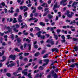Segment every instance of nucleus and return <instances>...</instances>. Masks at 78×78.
Masks as SVG:
<instances>
[{"label": "nucleus", "mask_w": 78, "mask_h": 78, "mask_svg": "<svg viewBox=\"0 0 78 78\" xmlns=\"http://www.w3.org/2000/svg\"><path fill=\"white\" fill-rule=\"evenodd\" d=\"M52 76H53L54 78H58V75L56 73H55L54 74L51 75Z\"/></svg>", "instance_id": "7"}, {"label": "nucleus", "mask_w": 78, "mask_h": 78, "mask_svg": "<svg viewBox=\"0 0 78 78\" xmlns=\"http://www.w3.org/2000/svg\"><path fill=\"white\" fill-rule=\"evenodd\" d=\"M7 72V69H4L3 72L4 73H6Z\"/></svg>", "instance_id": "60"}, {"label": "nucleus", "mask_w": 78, "mask_h": 78, "mask_svg": "<svg viewBox=\"0 0 78 78\" xmlns=\"http://www.w3.org/2000/svg\"><path fill=\"white\" fill-rule=\"evenodd\" d=\"M6 75L8 77H11V75L10 73H7Z\"/></svg>", "instance_id": "35"}, {"label": "nucleus", "mask_w": 78, "mask_h": 78, "mask_svg": "<svg viewBox=\"0 0 78 78\" xmlns=\"http://www.w3.org/2000/svg\"><path fill=\"white\" fill-rule=\"evenodd\" d=\"M10 38L12 40H14V34H12L11 35Z\"/></svg>", "instance_id": "20"}, {"label": "nucleus", "mask_w": 78, "mask_h": 78, "mask_svg": "<svg viewBox=\"0 0 78 78\" xmlns=\"http://www.w3.org/2000/svg\"><path fill=\"white\" fill-rule=\"evenodd\" d=\"M44 61L45 62H46V63H48V62L50 61V60L49 59H44Z\"/></svg>", "instance_id": "12"}, {"label": "nucleus", "mask_w": 78, "mask_h": 78, "mask_svg": "<svg viewBox=\"0 0 78 78\" xmlns=\"http://www.w3.org/2000/svg\"><path fill=\"white\" fill-rule=\"evenodd\" d=\"M52 62V63L51 64V66H53V65H54L55 64V63H56L57 64H58V62L56 60L54 62Z\"/></svg>", "instance_id": "13"}, {"label": "nucleus", "mask_w": 78, "mask_h": 78, "mask_svg": "<svg viewBox=\"0 0 78 78\" xmlns=\"http://www.w3.org/2000/svg\"><path fill=\"white\" fill-rule=\"evenodd\" d=\"M54 38H55V40H58V35H56L55 34H54Z\"/></svg>", "instance_id": "17"}, {"label": "nucleus", "mask_w": 78, "mask_h": 78, "mask_svg": "<svg viewBox=\"0 0 78 78\" xmlns=\"http://www.w3.org/2000/svg\"><path fill=\"white\" fill-rule=\"evenodd\" d=\"M16 41L17 43H20V42H21V41H22V40H21L20 38L18 37L16 39Z\"/></svg>", "instance_id": "8"}, {"label": "nucleus", "mask_w": 78, "mask_h": 78, "mask_svg": "<svg viewBox=\"0 0 78 78\" xmlns=\"http://www.w3.org/2000/svg\"><path fill=\"white\" fill-rule=\"evenodd\" d=\"M47 42L50 43L51 45H53L55 44V42H54V41H53L52 39H51V40L48 39L47 41Z\"/></svg>", "instance_id": "3"}, {"label": "nucleus", "mask_w": 78, "mask_h": 78, "mask_svg": "<svg viewBox=\"0 0 78 78\" xmlns=\"http://www.w3.org/2000/svg\"><path fill=\"white\" fill-rule=\"evenodd\" d=\"M29 55H30V53H24L25 56H28Z\"/></svg>", "instance_id": "34"}, {"label": "nucleus", "mask_w": 78, "mask_h": 78, "mask_svg": "<svg viewBox=\"0 0 78 78\" xmlns=\"http://www.w3.org/2000/svg\"><path fill=\"white\" fill-rule=\"evenodd\" d=\"M25 8H26V6L25 5H24L23 6H21L20 7V9L21 10H23V9Z\"/></svg>", "instance_id": "19"}, {"label": "nucleus", "mask_w": 78, "mask_h": 78, "mask_svg": "<svg viewBox=\"0 0 78 78\" xmlns=\"http://www.w3.org/2000/svg\"><path fill=\"white\" fill-rule=\"evenodd\" d=\"M17 14H18L17 13H15L14 14L13 16L16 17V16H17Z\"/></svg>", "instance_id": "59"}, {"label": "nucleus", "mask_w": 78, "mask_h": 78, "mask_svg": "<svg viewBox=\"0 0 78 78\" xmlns=\"http://www.w3.org/2000/svg\"><path fill=\"white\" fill-rule=\"evenodd\" d=\"M45 50H43L42 51V52H41V55H44L45 53Z\"/></svg>", "instance_id": "45"}, {"label": "nucleus", "mask_w": 78, "mask_h": 78, "mask_svg": "<svg viewBox=\"0 0 78 78\" xmlns=\"http://www.w3.org/2000/svg\"><path fill=\"white\" fill-rule=\"evenodd\" d=\"M27 44L26 43L24 44H23L24 48H26V47H27Z\"/></svg>", "instance_id": "52"}, {"label": "nucleus", "mask_w": 78, "mask_h": 78, "mask_svg": "<svg viewBox=\"0 0 78 78\" xmlns=\"http://www.w3.org/2000/svg\"><path fill=\"white\" fill-rule=\"evenodd\" d=\"M76 61V59H72L71 60V62L73 63H74V62H75Z\"/></svg>", "instance_id": "28"}, {"label": "nucleus", "mask_w": 78, "mask_h": 78, "mask_svg": "<svg viewBox=\"0 0 78 78\" xmlns=\"http://www.w3.org/2000/svg\"><path fill=\"white\" fill-rule=\"evenodd\" d=\"M35 29H36V30H37L38 31H39L40 30H41V29H40L39 27H35Z\"/></svg>", "instance_id": "42"}, {"label": "nucleus", "mask_w": 78, "mask_h": 78, "mask_svg": "<svg viewBox=\"0 0 78 78\" xmlns=\"http://www.w3.org/2000/svg\"><path fill=\"white\" fill-rule=\"evenodd\" d=\"M41 6H44V7H46L47 8V7H48V5H47V4H46V3H43L42 5H41Z\"/></svg>", "instance_id": "14"}, {"label": "nucleus", "mask_w": 78, "mask_h": 78, "mask_svg": "<svg viewBox=\"0 0 78 78\" xmlns=\"http://www.w3.org/2000/svg\"><path fill=\"white\" fill-rule=\"evenodd\" d=\"M74 49L76 51H78V46H75L74 47Z\"/></svg>", "instance_id": "15"}, {"label": "nucleus", "mask_w": 78, "mask_h": 78, "mask_svg": "<svg viewBox=\"0 0 78 78\" xmlns=\"http://www.w3.org/2000/svg\"><path fill=\"white\" fill-rule=\"evenodd\" d=\"M26 9H24V10H23V12H25V11H27L28 10V8L27 7H26Z\"/></svg>", "instance_id": "55"}, {"label": "nucleus", "mask_w": 78, "mask_h": 78, "mask_svg": "<svg viewBox=\"0 0 78 78\" xmlns=\"http://www.w3.org/2000/svg\"><path fill=\"white\" fill-rule=\"evenodd\" d=\"M61 42H62V43H64V42H66V40L65 39L62 40H61Z\"/></svg>", "instance_id": "46"}, {"label": "nucleus", "mask_w": 78, "mask_h": 78, "mask_svg": "<svg viewBox=\"0 0 78 78\" xmlns=\"http://www.w3.org/2000/svg\"><path fill=\"white\" fill-rule=\"evenodd\" d=\"M67 37L68 39H72V37H70V35H67Z\"/></svg>", "instance_id": "32"}, {"label": "nucleus", "mask_w": 78, "mask_h": 78, "mask_svg": "<svg viewBox=\"0 0 78 78\" xmlns=\"http://www.w3.org/2000/svg\"><path fill=\"white\" fill-rule=\"evenodd\" d=\"M15 26H16V27L17 28H19V27H20V26H19V24H16Z\"/></svg>", "instance_id": "63"}, {"label": "nucleus", "mask_w": 78, "mask_h": 78, "mask_svg": "<svg viewBox=\"0 0 78 78\" xmlns=\"http://www.w3.org/2000/svg\"><path fill=\"white\" fill-rule=\"evenodd\" d=\"M53 70L55 72V73H58V72H59V69L57 68L55 69H54Z\"/></svg>", "instance_id": "23"}, {"label": "nucleus", "mask_w": 78, "mask_h": 78, "mask_svg": "<svg viewBox=\"0 0 78 78\" xmlns=\"http://www.w3.org/2000/svg\"><path fill=\"white\" fill-rule=\"evenodd\" d=\"M43 74H44V72L41 73L39 75L40 77H42V75H43Z\"/></svg>", "instance_id": "50"}, {"label": "nucleus", "mask_w": 78, "mask_h": 78, "mask_svg": "<svg viewBox=\"0 0 78 78\" xmlns=\"http://www.w3.org/2000/svg\"><path fill=\"white\" fill-rule=\"evenodd\" d=\"M8 45H11V42L10 41H9L8 42Z\"/></svg>", "instance_id": "54"}, {"label": "nucleus", "mask_w": 78, "mask_h": 78, "mask_svg": "<svg viewBox=\"0 0 78 78\" xmlns=\"http://www.w3.org/2000/svg\"><path fill=\"white\" fill-rule=\"evenodd\" d=\"M61 37L62 38V39H66V37L64 35H62L61 36Z\"/></svg>", "instance_id": "58"}, {"label": "nucleus", "mask_w": 78, "mask_h": 78, "mask_svg": "<svg viewBox=\"0 0 78 78\" xmlns=\"http://www.w3.org/2000/svg\"><path fill=\"white\" fill-rule=\"evenodd\" d=\"M19 61L17 60L16 61V63L17 64H18V65L17 66V67H19Z\"/></svg>", "instance_id": "43"}, {"label": "nucleus", "mask_w": 78, "mask_h": 78, "mask_svg": "<svg viewBox=\"0 0 78 78\" xmlns=\"http://www.w3.org/2000/svg\"><path fill=\"white\" fill-rule=\"evenodd\" d=\"M20 49L22 50H23V45H21L20 47Z\"/></svg>", "instance_id": "51"}, {"label": "nucleus", "mask_w": 78, "mask_h": 78, "mask_svg": "<svg viewBox=\"0 0 78 78\" xmlns=\"http://www.w3.org/2000/svg\"><path fill=\"white\" fill-rule=\"evenodd\" d=\"M13 19V23H15L17 22V20H16V18H14Z\"/></svg>", "instance_id": "18"}, {"label": "nucleus", "mask_w": 78, "mask_h": 78, "mask_svg": "<svg viewBox=\"0 0 78 78\" xmlns=\"http://www.w3.org/2000/svg\"><path fill=\"white\" fill-rule=\"evenodd\" d=\"M22 70V68L21 67H19L18 68L17 70V71L18 72H20V70Z\"/></svg>", "instance_id": "25"}, {"label": "nucleus", "mask_w": 78, "mask_h": 78, "mask_svg": "<svg viewBox=\"0 0 78 78\" xmlns=\"http://www.w3.org/2000/svg\"><path fill=\"white\" fill-rule=\"evenodd\" d=\"M24 15L25 17H27V16H28V14H27V12H25L24 14Z\"/></svg>", "instance_id": "39"}, {"label": "nucleus", "mask_w": 78, "mask_h": 78, "mask_svg": "<svg viewBox=\"0 0 78 78\" xmlns=\"http://www.w3.org/2000/svg\"><path fill=\"white\" fill-rule=\"evenodd\" d=\"M70 11L68 10L67 11V12L66 13V14L67 15V17H69V18H72L73 17V14H70Z\"/></svg>", "instance_id": "2"}, {"label": "nucleus", "mask_w": 78, "mask_h": 78, "mask_svg": "<svg viewBox=\"0 0 78 78\" xmlns=\"http://www.w3.org/2000/svg\"><path fill=\"white\" fill-rule=\"evenodd\" d=\"M51 74H52V75H54V73H55V71H54V69L53 70H52L51 71Z\"/></svg>", "instance_id": "49"}, {"label": "nucleus", "mask_w": 78, "mask_h": 78, "mask_svg": "<svg viewBox=\"0 0 78 78\" xmlns=\"http://www.w3.org/2000/svg\"><path fill=\"white\" fill-rule=\"evenodd\" d=\"M39 64H42V60L41 59L39 62Z\"/></svg>", "instance_id": "62"}, {"label": "nucleus", "mask_w": 78, "mask_h": 78, "mask_svg": "<svg viewBox=\"0 0 78 78\" xmlns=\"http://www.w3.org/2000/svg\"><path fill=\"white\" fill-rule=\"evenodd\" d=\"M47 64H48L47 63H43L42 65V67H44V66H46V65H47Z\"/></svg>", "instance_id": "53"}, {"label": "nucleus", "mask_w": 78, "mask_h": 78, "mask_svg": "<svg viewBox=\"0 0 78 78\" xmlns=\"http://www.w3.org/2000/svg\"><path fill=\"white\" fill-rule=\"evenodd\" d=\"M16 65V63H12L11 64H9L8 66V67H12V66H14Z\"/></svg>", "instance_id": "10"}, {"label": "nucleus", "mask_w": 78, "mask_h": 78, "mask_svg": "<svg viewBox=\"0 0 78 78\" xmlns=\"http://www.w3.org/2000/svg\"><path fill=\"white\" fill-rule=\"evenodd\" d=\"M57 33L58 34H59V33L61 32V30L60 29H57Z\"/></svg>", "instance_id": "47"}, {"label": "nucleus", "mask_w": 78, "mask_h": 78, "mask_svg": "<svg viewBox=\"0 0 78 78\" xmlns=\"http://www.w3.org/2000/svg\"><path fill=\"white\" fill-rule=\"evenodd\" d=\"M16 55H10L9 57V58L12 59L13 60H15L16 59Z\"/></svg>", "instance_id": "4"}, {"label": "nucleus", "mask_w": 78, "mask_h": 78, "mask_svg": "<svg viewBox=\"0 0 78 78\" xmlns=\"http://www.w3.org/2000/svg\"><path fill=\"white\" fill-rule=\"evenodd\" d=\"M48 18H49L50 19H52V18H53V16L50 15L49 14L48 15Z\"/></svg>", "instance_id": "27"}, {"label": "nucleus", "mask_w": 78, "mask_h": 78, "mask_svg": "<svg viewBox=\"0 0 78 78\" xmlns=\"http://www.w3.org/2000/svg\"><path fill=\"white\" fill-rule=\"evenodd\" d=\"M39 24L41 26H44L45 25V24L44 23H43L42 22H40L39 23Z\"/></svg>", "instance_id": "16"}, {"label": "nucleus", "mask_w": 78, "mask_h": 78, "mask_svg": "<svg viewBox=\"0 0 78 78\" xmlns=\"http://www.w3.org/2000/svg\"><path fill=\"white\" fill-rule=\"evenodd\" d=\"M6 30H8V31L4 32V33L5 34H8L9 33H11L12 32V29L10 28L9 26H8L7 27Z\"/></svg>", "instance_id": "1"}, {"label": "nucleus", "mask_w": 78, "mask_h": 78, "mask_svg": "<svg viewBox=\"0 0 78 78\" xmlns=\"http://www.w3.org/2000/svg\"><path fill=\"white\" fill-rule=\"evenodd\" d=\"M48 54H46L45 55H44L43 57V58H48Z\"/></svg>", "instance_id": "29"}, {"label": "nucleus", "mask_w": 78, "mask_h": 78, "mask_svg": "<svg viewBox=\"0 0 78 78\" xmlns=\"http://www.w3.org/2000/svg\"><path fill=\"white\" fill-rule=\"evenodd\" d=\"M41 33H42V32H41V31H39L38 32H37V33L36 34L37 35H41Z\"/></svg>", "instance_id": "33"}, {"label": "nucleus", "mask_w": 78, "mask_h": 78, "mask_svg": "<svg viewBox=\"0 0 78 78\" xmlns=\"http://www.w3.org/2000/svg\"><path fill=\"white\" fill-rule=\"evenodd\" d=\"M2 58L3 59V60H1V62H3V61H5L6 60V57L5 56H3Z\"/></svg>", "instance_id": "11"}, {"label": "nucleus", "mask_w": 78, "mask_h": 78, "mask_svg": "<svg viewBox=\"0 0 78 78\" xmlns=\"http://www.w3.org/2000/svg\"><path fill=\"white\" fill-rule=\"evenodd\" d=\"M3 42V38L1 37L0 38V43H2Z\"/></svg>", "instance_id": "44"}, {"label": "nucleus", "mask_w": 78, "mask_h": 78, "mask_svg": "<svg viewBox=\"0 0 78 78\" xmlns=\"http://www.w3.org/2000/svg\"><path fill=\"white\" fill-rule=\"evenodd\" d=\"M34 48L36 49L37 48H38V47L37 46V44L35 45L34 46Z\"/></svg>", "instance_id": "61"}, {"label": "nucleus", "mask_w": 78, "mask_h": 78, "mask_svg": "<svg viewBox=\"0 0 78 78\" xmlns=\"http://www.w3.org/2000/svg\"><path fill=\"white\" fill-rule=\"evenodd\" d=\"M60 5H58V2H56L55 4L54 5V7H53V10H55L56 8H59Z\"/></svg>", "instance_id": "5"}, {"label": "nucleus", "mask_w": 78, "mask_h": 78, "mask_svg": "<svg viewBox=\"0 0 78 78\" xmlns=\"http://www.w3.org/2000/svg\"><path fill=\"white\" fill-rule=\"evenodd\" d=\"M78 39L76 38L73 37V40L75 42H76L77 41H78Z\"/></svg>", "instance_id": "30"}, {"label": "nucleus", "mask_w": 78, "mask_h": 78, "mask_svg": "<svg viewBox=\"0 0 78 78\" xmlns=\"http://www.w3.org/2000/svg\"><path fill=\"white\" fill-rule=\"evenodd\" d=\"M58 17H61V12H58Z\"/></svg>", "instance_id": "40"}, {"label": "nucleus", "mask_w": 78, "mask_h": 78, "mask_svg": "<svg viewBox=\"0 0 78 78\" xmlns=\"http://www.w3.org/2000/svg\"><path fill=\"white\" fill-rule=\"evenodd\" d=\"M13 50L14 51H17V52H20V50L19 49L17 48H14Z\"/></svg>", "instance_id": "9"}, {"label": "nucleus", "mask_w": 78, "mask_h": 78, "mask_svg": "<svg viewBox=\"0 0 78 78\" xmlns=\"http://www.w3.org/2000/svg\"><path fill=\"white\" fill-rule=\"evenodd\" d=\"M40 55V53L39 52H37L36 53L35 55V56H39Z\"/></svg>", "instance_id": "24"}, {"label": "nucleus", "mask_w": 78, "mask_h": 78, "mask_svg": "<svg viewBox=\"0 0 78 78\" xmlns=\"http://www.w3.org/2000/svg\"><path fill=\"white\" fill-rule=\"evenodd\" d=\"M28 46L29 47L28 50H31V44H28Z\"/></svg>", "instance_id": "21"}, {"label": "nucleus", "mask_w": 78, "mask_h": 78, "mask_svg": "<svg viewBox=\"0 0 78 78\" xmlns=\"http://www.w3.org/2000/svg\"><path fill=\"white\" fill-rule=\"evenodd\" d=\"M31 73H28V74L27 75V76L29 77V78H32V77H31Z\"/></svg>", "instance_id": "22"}, {"label": "nucleus", "mask_w": 78, "mask_h": 78, "mask_svg": "<svg viewBox=\"0 0 78 78\" xmlns=\"http://www.w3.org/2000/svg\"><path fill=\"white\" fill-rule=\"evenodd\" d=\"M43 9V8L41 6H39L38 7V9L39 10H41V9Z\"/></svg>", "instance_id": "38"}, {"label": "nucleus", "mask_w": 78, "mask_h": 78, "mask_svg": "<svg viewBox=\"0 0 78 78\" xmlns=\"http://www.w3.org/2000/svg\"><path fill=\"white\" fill-rule=\"evenodd\" d=\"M75 67V65L74 64H72L69 66V67H71L72 68H74Z\"/></svg>", "instance_id": "26"}, {"label": "nucleus", "mask_w": 78, "mask_h": 78, "mask_svg": "<svg viewBox=\"0 0 78 78\" xmlns=\"http://www.w3.org/2000/svg\"><path fill=\"white\" fill-rule=\"evenodd\" d=\"M39 69H40V70H44V67H43L42 66H40Z\"/></svg>", "instance_id": "31"}, {"label": "nucleus", "mask_w": 78, "mask_h": 78, "mask_svg": "<svg viewBox=\"0 0 78 78\" xmlns=\"http://www.w3.org/2000/svg\"><path fill=\"white\" fill-rule=\"evenodd\" d=\"M14 31H15L16 33H17L19 31L18 30H16V28H14L13 29Z\"/></svg>", "instance_id": "41"}, {"label": "nucleus", "mask_w": 78, "mask_h": 78, "mask_svg": "<svg viewBox=\"0 0 78 78\" xmlns=\"http://www.w3.org/2000/svg\"><path fill=\"white\" fill-rule=\"evenodd\" d=\"M16 12H19V9H16Z\"/></svg>", "instance_id": "64"}, {"label": "nucleus", "mask_w": 78, "mask_h": 78, "mask_svg": "<svg viewBox=\"0 0 78 78\" xmlns=\"http://www.w3.org/2000/svg\"><path fill=\"white\" fill-rule=\"evenodd\" d=\"M36 11V8H35L32 11V13H34Z\"/></svg>", "instance_id": "56"}, {"label": "nucleus", "mask_w": 78, "mask_h": 78, "mask_svg": "<svg viewBox=\"0 0 78 78\" xmlns=\"http://www.w3.org/2000/svg\"><path fill=\"white\" fill-rule=\"evenodd\" d=\"M18 22H20L21 23H22V22H23V20H21V19H20L19 18H18Z\"/></svg>", "instance_id": "36"}, {"label": "nucleus", "mask_w": 78, "mask_h": 78, "mask_svg": "<svg viewBox=\"0 0 78 78\" xmlns=\"http://www.w3.org/2000/svg\"><path fill=\"white\" fill-rule=\"evenodd\" d=\"M19 73V72H18V71H17V72H16L13 73V74L15 76V75H17V73Z\"/></svg>", "instance_id": "48"}, {"label": "nucleus", "mask_w": 78, "mask_h": 78, "mask_svg": "<svg viewBox=\"0 0 78 78\" xmlns=\"http://www.w3.org/2000/svg\"><path fill=\"white\" fill-rule=\"evenodd\" d=\"M77 4H78L77 2H74L73 3V4L72 5V6H74V5H77Z\"/></svg>", "instance_id": "37"}, {"label": "nucleus", "mask_w": 78, "mask_h": 78, "mask_svg": "<svg viewBox=\"0 0 78 78\" xmlns=\"http://www.w3.org/2000/svg\"><path fill=\"white\" fill-rule=\"evenodd\" d=\"M3 35H4V33H2L1 32H0V36H3Z\"/></svg>", "instance_id": "57"}, {"label": "nucleus", "mask_w": 78, "mask_h": 78, "mask_svg": "<svg viewBox=\"0 0 78 78\" xmlns=\"http://www.w3.org/2000/svg\"><path fill=\"white\" fill-rule=\"evenodd\" d=\"M52 52H54V51L58 52V51H59V49H57L56 48H55L52 49Z\"/></svg>", "instance_id": "6"}]
</instances>
